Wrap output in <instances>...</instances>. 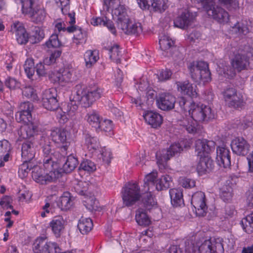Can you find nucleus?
I'll list each match as a JSON object with an SVG mask.
<instances>
[{"mask_svg": "<svg viewBox=\"0 0 253 253\" xmlns=\"http://www.w3.org/2000/svg\"><path fill=\"white\" fill-rule=\"evenodd\" d=\"M119 29H121L125 34L127 35H138L142 32V29L141 25L140 23H133L130 21L126 20L122 23V27H118Z\"/></svg>", "mask_w": 253, "mask_h": 253, "instance_id": "nucleus-25", "label": "nucleus"}, {"mask_svg": "<svg viewBox=\"0 0 253 253\" xmlns=\"http://www.w3.org/2000/svg\"><path fill=\"white\" fill-rule=\"evenodd\" d=\"M85 143L89 151H95L99 147L98 139L96 137L92 136L89 133H86L84 135Z\"/></svg>", "mask_w": 253, "mask_h": 253, "instance_id": "nucleus-42", "label": "nucleus"}, {"mask_svg": "<svg viewBox=\"0 0 253 253\" xmlns=\"http://www.w3.org/2000/svg\"><path fill=\"white\" fill-rule=\"evenodd\" d=\"M93 227V222L90 218L82 217L79 220L78 228L82 234H87Z\"/></svg>", "mask_w": 253, "mask_h": 253, "instance_id": "nucleus-38", "label": "nucleus"}, {"mask_svg": "<svg viewBox=\"0 0 253 253\" xmlns=\"http://www.w3.org/2000/svg\"><path fill=\"white\" fill-rule=\"evenodd\" d=\"M222 5L226 7L229 10L236 9L238 7L239 2L237 0H218Z\"/></svg>", "mask_w": 253, "mask_h": 253, "instance_id": "nucleus-63", "label": "nucleus"}, {"mask_svg": "<svg viewBox=\"0 0 253 253\" xmlns=\"http://www.w3.org/2000/svg\"><path fill=\"white\" fill-rule=\"evenodd\" d=\"M172 75L171 72L169 70H162L156 75L158 82H165L169 80Z\"/></svg>", "mask_w": 253, "mask_h": 253, "instance_id": "nucleus-62", "label": "nucleus"}, {"mask_svg": "<svg viewBox=\"0 0 253 253\" xmlns=\"http://www.w3.org/2000/svg\"><path fill=\"white\" fill-rule=\"evenodd\" d=\"M157 177V172L155 171H152L146 175L144 179V186L149 187L150 184L152 185H155V181Z\"/></svg>", "mask_w": 253, "mask_h": 253, "instance_id": "nucleus-64", "label": "nucleus"}, {"mask_svg": "<svg viewBox=\"0 0 253 253\" xmlns=\"http://www.w3.org/2000/svg\"><path fill=\"white\" fill-rule=\"evenodd\" d=\"M232 31L240 35H246L249 33V29L246 24L237 22L232 27Z\"/></svg>", "mask_w": 253, "mask_h": 253, "instance_id": "nucleus-57", "label": "nucleus"}, {"mask_svg": "<svg viewBox=\"0 0 253 253\" xmlns=\"http://www.w3.org/2000/svg\"><path fill=\"white\" fill-rule=\"evenodd\" d=\"M22 3V11L23 14L29 15L35 9L34 4L36 0H21Z\"/></svg>", "mask_w": 253, "mask_h": 253, "instance_id": "nucleus-50", "label": "nucleus"}, {"mask_svg": "<svg viewBox=\"0 0 253 253\" xmlns=\"http://www.w3.org/2000/svg\"><path fill=\"white\" fill-rule=\"evenodd\" d=\"M48 241L46 238L39 237L34 242L33 245V250L35 253H45Z\"/></svg>", "mask_w": 253, "mask_h": 253, "instance_id": "nucleus-39", "label": "nucleus"}, {"mask_svg": "<svg viewBox=\"0 0 253 253\" xmlns=\"http://www.w3.org/2000/svg\"><path fill=\"white\" fill-rule=\"evenodd\" d=\"M65 220L61 216H56L50 221L49 226L56 238L60 237L65 228Z\"/></svg>", "mask_w": 253, "mask_h": 253, "instance_id": "nucleus-28", "label": "nucleus"}, {"mask_svg": "<svg viewBox=\"0 0 253 253\" xmlns=\"http://www.w3.org/2000/svg\"><path fill=\"white\" fill-rule=\"evenodd\" d=\"M75 191L80 195L84 196L87 191V183L85 181H80L75 185Z\"/></svg>", "mask_w": 253, "mask_h": 253, "instance_id": "nucleus-61", "label": "nucleus"}, {"mask_svg": "<svg viewBox=\"0 0 253 253\" xmlns=\"http://www.w3.org/2000/svg\"><path fill=\"white\" fill-rule=\"evenodd\" d=\"M171 182V177L168 175H163L156 181V188L158 191L167 190L169 188Z\"/></svg>", "mask_w": 253, "mask_h": 253, "instance_id": "nucleus-43", "label": "nucleus"}, {"mask_svg": "<svg viewBox=\"0 0 253 253\" xmlns=\"http://www.w3.org/2000/svg\"><path fill=\"white\" fill-rule=\"evenodd\" d=\"M122 193L123 204L126 207L132 206L141 197L140 188L136 183H127L123 187Z\"/></svg>", "mask_w": 253, "mask_h": 253, "instance_id": "nucleus-8", "label": "nucleus"}, {"mask_svg": "<svg viewBox=\"0 0 253 253\" xmlns=\"http://www.w3.org/2000/svg\"><path fill=\"white\" fill-rule=\"evenodd\" d=\"M192 20V16L189 11L182 12L179 16L177 17L173 21L175 27L184 29L188 27Z\"/></svg>", "mask_w": 253, "mask_h": 253, "instance_id": "nucleus-29", "label": "nucleus"}, {"mask_svg": "<svg viewBox=\"0 0 253 253\" xmlns=\"http://www.w3.org/2000/svg\"><path fill=\"white\" fill-rule=\"evenodd\" d=\"M57 96H45L42 98V104L47 110L54 111L58 108L59 104L58 103Z\"/></svg>", "mask_w": 253, "mask_h": 253, "instance_id": "nucleus-35", "label": "nucleus"}, {"mask_svg": "<svg viewBox=\"0 0 253 253\" xmlns=\"http://www.w3.org/2000/svg\"><path fill=\"white\" fill-rule=\"evenodd\" d=\"M216 160L217 164L224 168L231 166V157L229 150L225 147H218L216 148Z\"/></svg>", "mask_w": 253, "mask_h": 253, "instance_id": "nucleus-17", "label": "nucleus"}, {"mask_svg": "<svg viewBox=\"0 0 253 253\" xmlns=\"http://www.w3.org/2000/svg\"><path fill=\"white\" fill-rule=\"evenodd\" d=\"M177 102L182 109L186 111L189 109V115L196 122L207 121L213 118L211 108L203 104H196L192 96H181L178 98Z\"/></svg>", "mask_w": 253, "mask_h": 253, "instance_id": "nucleus-2", "label": "nucleus"}, {"mask_svg": "<svg viewBox=\"0 0 253 253\" xmlns=\"http://www.w3.org/2000/svg\"><path fill=\"white\" fill-rule=\"evenodd\" d=\"M29 16L33 22L39 24L42 23L44 20L46 13L43 9H35Z\"/></svg>", "mask_w": 253, "mask_h": 253, "instance_id": "nucleus-44", "label": "nucleus"}, {"mask_svg": "<svg viewBox=\"0 0 253 253\" xmlns=\"http://www.w3.org/2000/svg\"><path fill=\"white\" fill-rule=\"evenodd\" d=\"M64 110H61L57 113V118L59 119V122L61 124H65L69 119H72L75 116L77 107L75 105L73 107L69 102Z\"/></svg>", "mask_w": 253, "mask_h": 253, "instance_id": "nucleus-26", "label": "nucleus"}, {"mask_svg": "<svg viewBox=\"0 0 253 253\" xmlns=\"http://www.w3.org/2000/svg\"><path fill=\"white\" fill-rule=\"evenodd\" d=\"M143 117L146 122L153 128L160 126L163 121V117L160 114L151 110L145 111Z\"/></svg>", "mask_w": 253, "mask_h": 253, "instance_id": "nucleus-19", "label": "nucleus"}, {"mask_svg": "<svg viewBox=\"0 0 253 253\" xmlns=\"http://www.w3.org/2000/svg\"><path fill=\"white\" fill-rule=\"evenodd\" d=\"M69 99L70 103L73 107L75 104L77 110L79 104L84 108L89 107L96 100L94 96H70Z\"/></svg>", "mask_w": 253, "mask_h": 253, "instance_id": "nucleus-21", "label": "nucleus"}, {"mask_svg": "<svg viewBox=\"0 0 253 253\" xmlns=\"http://www.w3.org/2000/svg\"><path fill=\"white\" fill-rule=\"evenodd\" d=\"M178 96L176 99L174 96H160L156 98L157 107L163 111H169L174 108L175 103H178Z\"/></svg>", "mask_w": 253, "mask_h": 253, "instance_id": "nucleus-18", "label": "nucleus"}, {"mask_svg": "<svg viewBox=\"0 0 253 253\" xmlns=\"http://www.w3.org/2000/svg\"><path fill=\"white\" fill-rule=\"evenodd\" d=\"M25 74L27 77L32 80H34V76L35 71V67L34 60L32 58H28L24 65Z\"/></svg>", "mask_w": 253, "mask_h": 253, "instance_id": "nucleus-48", "label": "nucleus"}, {"mask_svg": "<svg viewBox=\"0 0 253 253\" xmlns=\"http://www.w3.org/2000/svg\"><path fill=\"white\" fill-rule=\"evenodd\" d=\"M174 42L167 35H163L160 36L159 44L161 49L164 51L163 54L165 55L167 51H172L171 48H174Z\"/></svg>", "mask_w": 253, "mask_h": 253, "instance_id": "nucleus-36", "label": "nucleus"}, {"mask_svg": "<svg viewBox=\"0 0 253 253\" xmlns=\"http://www.w3.org/2000/svg\"><path fill=\"white\" fill-rule=\"evenodd\" d=\"M199 157L200 161L197 166V170L198 173L202 175L211 171L214 168L212 160L209 156Z\"/></svg>", "mask_w": 253, "mask_h": 253, "instance_id": "nucleus-24", "label": "nucleus"}, {"mask_svg": "<svg viewBox=\"0 0 253 253\" xmlns=\"http://www.w3.org/2000/svg\"><path fill=\"white\" fill-rule=\"evenodd\" d=\"M171 205L174 207L184 205L183 194L181 189L172 188L169 190Z\"/></svg>", "mask_w": 253, "mask_h": 253, "instance_id": "nucleus-34", "label": "nucleus"}, {"mask_svg": "<svg viewBox=\"0 0 253 253\" xmlns=\"http://www.w3.org/2000/svg\"><path fill=\"white\" fill-rule=\"evenodd\" d=\"M44 37L43 31L39 27H35L30 36V42L32 44L39 43L44 38Z\"/></svg>", "mask_w": 253, "mask_h": 253, "instance_id": "nucleus-47", "label": "nucleus"}, {"mask_svg": "<svg viewBox=\"0 0 253 253\" xmlns=\"http://www.w3.org/2000/svg\"><path fill=\"white\" fill-rule=\"evenodd\" d=\"M226 105L235 109H242L246 104V99L243 96H224Z\"/></svg>", "mask_w": 253, "mask_h": 253, "instance_id": "nucleus-30", "label": "nucleus"}, {"mask_svg": "<svg viewBox=\"0 0 253 253\" xmlns=\"http://www.w3.org/2000/svg\"><path fill=\"white\" fill-rule=\"evenodd\" d=\"M84 202V206L90 211H97L98 209V202L94 197L87 198Z\"/></svg>", "mask_w": 253, "mask_h": 253, "instance_id": "nucleus-58", "label": "nucleus"}, {"mask_svg": "<svg viewBox=\"0 0 253 253\" xmlns=\"http://www.w3.org/2000/svg\"><path fill=\"white\" fill-rule=\"evenodd\" d=\"M153 97V96H136L135 97H131V101L137 107L145 111L152 105L154 100Z\"/></svg>", "mask_w": 253, "mask_h": 253, "instance_id": "nucleus-27", "label": "nucleus"}, {"mask_svg": "<svg viewBox=\"0 0 253 253\" xmlns=\"http://www.w3.org/2000/svg\"><path fill=\"white\" fill-rule=\"evenodd\" d=\"M87 121L92 127L95 129L98 127L99 124L101 121L100 117L98 113L93 111L89 112L87 115Z\"/></svg>", "mask_w": 253, "mask_h": 253, "instance_id": "nucleus-49", "label": "nucleus"}, {"mask_svg": "<svg viewBox=\"0 0 253 253\" xmlns=\"http://www.w3.org/2000/svg\"><path fill=\"white\" fill-rule=\"evenodd\" d=\"M215 143L206 139H199L195 141V152L198 157L209 156L215 149Z\"/></svg>", "mask_w": 253, "mask_h": 253, "instance_id": "nucleus-13", "label": "nucleus"}, {"mask_svg": "<svg viewBox=\"0 0 253 253\" xmlns=\"http://www.w3.org/2000/svg\"><path fill=\"white\" fill-rule=\"evenodd\" d=\"M138 4L142 9H149L151 7L154 11L160 10V3L157 0H137Z\"/></svg>", "mask_w": 253, "mask_h": 253, "instance_id": "nucleus-41", "label": "nucleus"}, {"mask_svg": "<svg viewBox=\"0 0 253 253\" xmlns=\"http://www.w3.org/2000/svg\"><path fill=\"white\" fill-rule=\"evenodd\" d=\"M33 137L34 136L26 139L22 145L21 156L23 160L32 161L35 157L36 148Z\"/></svg>", "mask_w": 253, "mask_h": 253, "instance_id": "nucleus-16", "label": "nucleus"}, {"mask_svg": "<svg viewBox=\"0 0 253 253\" xmlns=\"http://www.w3.org/2000/svg\"><path fill=\"white\" fill-rule=\"evenodd\" d=\"M146 211L141 208L138 209L136 211L135 219L139 225L146 226L150 224V219L147 215Z\"/></svg>", "mask_w": 253, "mask_h": 253, "instance_id": "nucleus-40", "label": "nucleus"}, {"mask_svg": "<svg viewBox=\"0 0 253 253\" xmlns=\"http://www.w3.org/2000/svg\"><path fill=\"white\" fill-rule=\"evenodd\" d=\"M85 66L90 68L99 59L98 53L95 51L87 50L84 55Z\"/></svg>", "mask_w": 253, "mask_h": 253, "instance_id": "nucleus-45", "label": "nucleus"}, {"mask_svg": "<svg viewBox=\"0 0 253 253\" xmlns=\"http://www.w3.org/2000/svg\"><path fill=\"white\" fill-rule=\"evenodd\" d=\"M206 200L205 193L202 191H198L193 194L191 203L194 208V210L197 216L206 215L208 209Z\"/></svg>", "mask_w": 253, "mask_h": 253, "instance_id": "nucleus-12", "label": "nucleus"}, {"mask_svg": "<svg viewBox=\"0 0 253 253\" xmlns=\"http://www.w3.org/2000/svg\"><path fill=\"white\" fill-rule=\"evenodd\" d=\"M31 161H25V160H23V163L21 164L19 168L18 173L19 174H23V176H26V174L28 172L31 170H33V168L34 165L31 162Z\"/></svg>", "mask_w": 253, "mask_h": 253, "instance_id": "nucleus-55", "label": "nucleus"}, {"mask_svg": "<svg viewBox=\"0 0 253 253\" xmlns=\"http://www.w3.org/2000/svg\"><path fill=\"white\" fill-rule=\"evenodd\" d=\"M62 157L59 160V163L62 165V168L58 169L57 166H54V170L60 172L61 177L63 173H69L71 172L77 167L79 164L78 160L76 157L72 154L68 156L62 153Z\"/></svg>", "mask_w": 253, "mask_h": 253, "instance_id": "nucleus-11", "label": "nucleus"}, {"mask_svg": "<svg viewBox=\"0 0 253 253\" xmlns=\"http://www.w3.org/2000/svg\"><path fill=\"white\" fill-rule=\"evenodd\" d=\"M68 134V132L65 128L58 127L51 129L50 133L52 140L58 145L61 153L65 155L68 154L67 151L70 145L69 139L67 138Z\"/></svg>", "mask_w": 253, "mask_h": 253, "instance_id": "nucleus-9", "label": "nucleus"}, {"mask_svg": "<svg viewBox=\"0 0 253 253\" xmlns=\"http://www.w3.org/2000/svg\"><path fill=\"white\" fill-rule=\"evenodd\" d=\"M50 76L54 82L62 83L70 82L72 74L68 70H60L59 71L52 72Z\"/></svg>", "mask_w": 253, "mask_h": 253, "instance_id": "nucleus-33", "label": "nucleus"}, {"mask_svg": "<svg viewBox=\"0 0 253 253\" xmlns=\"http://www.w3.org/2000/svg\"><path fill=\"white\" fill-rule=\"evenodd\" d=\"M198 246H195L192 242L186 241L183 250L177 246H171L167 253H196ZM199 253H223L224 248L220 239L211 238L205 240L198 247Z\"/></svg>", "mask_w": 253, "mask_h": 253, "instance_id": "nucleus-1", "label": "nucleus"}, {"mask_svg": "<svg viewBox=\"0 0 253 253\" xmlns=\"http://www.w3.org/2000/svg\"><path fill=\"white\" fill-rule=\"evenodd\" d=\"M176 84L178 90L183 95H198V94L197 86L188 81L177 82Z\"/></svg>", "mask_w": 253, "mask_h": 253, "instance_id": "nucleus-31", "label": "nucleus"}, {"mask_svg": "<svg viewBox=\"0 0 253 253\" xmlns=\"http://www.w3.org/2000/svg\"><path fill=\"white\" fill-rule=\"evenodd\" d=\"M44 169H42L37 165L33 166L32 176L37 183L46 184L61 177L60 172L54 170V167L51 166V168Z\"/></svg>", "mask_w": 253, "mask_h": 253, "instance_id": "nucleus-5", "label": "nucleus"}, {"mask_svg": "<svg viewBox=\"0 0 253 253\" xmlns=\"http://www.w3.org/2000/svg\"><path fill=\"white\" fill-rule=\"evenodd\" d=\"M241 224L246 233L250 234L253 232V211L244 218L241 221Z\"/></svg>", "mask_w": 253, "mask_h": 253, "instance_id": "nucleus-46", "label": "nucleus"}, {"mask_svg": "<svg viewBox=\"0 0 253 253\" xmlns=\"http://www.w3.org/2000/svg\"><path fill=\"white\" fill-rule=\"evenodd\" d=\"M204 10L208 16L219 23H227L228 13L221 7L216 5L215 0H200Z\"/></svg>", "mask_w": 253, "mask_h": 253, "instance_id": "nucleus-4", "label": "nucleus"}, {"mask_svg": "<svg viewBox=\"0 0 253 253\" xmlns=\"http://www.w3.org/2000/svg\"><path fill=\"white\" fill-rule=\"evenodd\" d=\"M112 13L113 18L117 19V27H122V23L128 20L127 9L124 5L119 4L112 10Z\"/></svg>", "mask_w": 253, "mask_h": 253, "instance_id": "nucleus-23", "label": "nucleus"}, {"mask_svg": "<svg viewBox=\"0 0 253 253\" xmlns=\"http://www.w3.org/2000/svg\"><path fill=\"white\" fill-rule=\"evenodd\" d=\"M15 119L18 123L26 124L21 127L18 131V134L21 138L27 139L37 134L38 126L32 122L31 113L26 111H19L15 114Z\"/></svg>", "mask_w": 253, "mask_h": 253, "instance_id": "nucleus-3", "label": "nucleus"}, {"mask_svg": "<svg viewBox=\"0 0 253 253\" xmlns=\"http://www.w3.org/2000/svg\"><path fill=\"white\" fill-rule=\"evenodd\" d=\"M172 51H167L165 56L171 57L176 64H179L183 59V54L177 49L176 47L171 48Z\"/></svg>", "mask_w": 253, "mask_h": 253, "instance_id": "nucleus-52", "label": "nucleus"}, {"mask_svg": "<svg viewBox=\"0 0 253 253\" xmlns=\"http://www.w3.org/2000/svg\"><path fill=\"white\" fill-rule=\"evenodd\" d=\"M11 32L15 34L16 40L19 44H26L30 41V37L26 29L19 22H15L11 26Z\"/></svg>", "mask_w": 253, "mask_h": 253, "instance_id": "nucleus-14", "label": "nucleus"}, {"mask_svg": "<svg viewBox=\"0 0 253 253\" xmlns=\"http://www.w3.org/2000/svg\"><path fill=\"white\" fill-rule=\"evenodd\" d=\"M79 169L83 170L88 172H92L96 169V165L90 160H83L80 164Z\"/></svg>", "mask_w": 253, "mask_h": 253, "instance_id": "nucleus-51", "label": "nucleus"}, {"mask_svg": "<svg viewBox=\"0 0 253 253\" xmlns=\"http://www.w3.org/2000/svg\"><path fill=\"white\" fill-rule=\"evenodd\" d=\"M45 44L48 48H58L61 45L57 34H52Z\"/></svg>", "mask_w": 253, "mask_h": 253, "instance_id": "nucleus-59", "label": "nucleus"}, {"mask_svg": "<svg viewBox=\"0 0 253 253\" xmlns=\"http://www.w3.org/2000/svg\"><path fill=\"white\" fill-rule=\"evenodd\" d=\"M142 202L145 211H150L155 205V202L150 193H147L146 197L143 198Z\"/></svg>", "mask_w": 253, "mask_h": 253, "instance_id": "nucleus-60", "label": "nucleus"}, {"mask_svg": "<svg viewBox=\"0 0 253 253\" xmlns=\"http://www.w3.org/2000/svg\"><path fill=\"white\" fill-rule=\"evenodd\" d=\"M233 152L239 156H245L249 152L250 145L243 137H236L231 143Z\"/></svg>", "mask_w": 253, "mask_h": 253, "instance_id": "nucleus-15", "label": "nucleus"}, {"mask_svg": "<svg viewBox=\"0 0 253 253\" xmlns=\"http://www.w3.org/2000/svg\"><path fill=\"white\" fill-rule=\"evenodd\" d=\"M75 198L69 192H65L60 197L58 206L62 211H66L73 205Z\"/></svg>", "mask_w": 253, "mask_h": 253, "instance_id": "nucleus-32", "label": "nucleus"}, {"mask_svg": "<svg viewBox=\"0 0 253 253\" xmlns=\"http://www.w3.org/2000/svg\"><path fill=\"white\" fill-rule=\"evenodd\" d=\"M191 78L196 82H208L211 80V72L207 63L200 61L189 67Z\"/></svg>", "mask_w": 253, "mask_h": 253, "instance_id": "nucleus-7", "label": "nucleus"}, {"mask_svg": "<svg viewBox=\"0 0 253 253\" xmlns=\"http://www.w3.org/2000/svg\"><path fill=\"white\" fill-rule=\"evenodd\" d=\"M75 90L76 91V95H89V94L94 95H101L103 93V89L99 87L97 85H91L88 87L83 84H77Z\"/></svg>", "mask_w": 253, "mask_h": 253, "instance_id": "nucleus-22", "label": "nucleus"}, {"mask_svg": "<svg viewBox=\"0 0 253 253\" xmlns=\"http://www.w3.org/2000/svg\"><path fill=\"white\" fill-rule=\"evenodd\" d=\"M190 147L187 141H181L180 143H174L170 145L167 150L163 151V153L160 155L156 154L157 164L160 169L165 168L167 162L173 156L180 153L183 148H188Z\"/></svg>", "mask_w": 253, "mask_h": 253, "instance_id": "nucleus-6", "label": "nucleus"}, {"mask_svg": "<svg viewBox=\"0 0 253 253\" xmlns=\"http://www.w3.org/2000/svg\"><path fill=\"white\" fill-rule=\"evenodd\" d=\"M62 53V50L59 49H56L50 55L43 60V63L45 65H50L55 63L56 61L60 56Z\"/></svg>", "mask_w": 253, "mask_h": 253, "instance_id": "nucleus-53", "label": "nucleus"}, {"mask_svg": "<svg viewBox=\"0 0 253 253\" xmlns=\"http://www.w3.org/2000/svg\"><path fill=\"white\" fill-rule=\"evenodd\" d=\"M40 145L43 153V166L44 168H51L57 166V163L52 160L51 142L48 138L42 137Z\"/></svg>", "mask_w": 253, "mask_h": 253, "instance_id": "nucleus-10", "label": "nucleus"}, {"mask_svg": "<svg viewBox=\"0 0 253 253\" xmlns=\"http://www.w3.org/2000/svg\"><path fill=\"white\" fill-rule=\"evenodd\" d=\"M138 90H139L141 93H145L146 95L158 94L156 91L151 87H149L148 83L144 81L140 83L138 86Z\"/></svg>", "mask_w": 253, "mask_h": 253, "instance_id": "nucleus-56", "label": "nucleus"}, {"mask_svg": "<svg viewBox=\"0 0 253 253\" xmlns=\"http://www.w3.org/2000/svg\"><path fill=\"white\" fill-rule=\"evenodd\" d=\"M231 65L234 69L241 72L249 65V57L246 54L237 53L232 60Z\"/></svg>", "mask_w": 253, "mask_h": 253, "instance_id": "nucleus-20", "label": "nucleus"}, {"mask_svg": "<svg viewBox=\"0 0 253 253\" xmlns=\"http://www.w3.org/2000/svg\"><path fill=\"white\" fill-rule=\"evenodd\" d=\"M113 127V124L112 121L110 120L105 119L104 120H101L99 126L96 128L97 131H104L105 132H110Z\"/></svg>", "mask_w": 253, "mask_h": 253, "instance_id": "nucleus-54", "label": "nucleus"}, {"mask_svg": "<svg viewBox=\"0 0 253 253\" xmlns=\"http://www.w3.org/2000/svg\"><path fill=\"white\" fill-rule=\"evenodd\" d=\"M105 49L108 50L110 58L116 63H121V58L122 56V49L118 44H114L113 46L105 47Z\"/></svg>", "mask_w": 253, "mask_h": 253, "instance_id": "nucleus-37", "label": "nucleus"}]
</instances>
